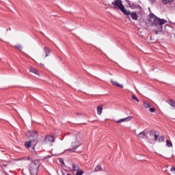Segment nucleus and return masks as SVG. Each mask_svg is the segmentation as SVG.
Wrapping results in <instances>:
<instances>
[{"label": "nucleus", "instance_id": "28", "mask_svg": "<svg viewBox=\"0 0 175 175\" xmlns=\"http://www.w3.org/2000/svg\"><path fill=\"white\" fill-rule=\"evenodd\" d=\"M133 8H135V9H139V8H140V5H133Z\"/></svg>", "mask_w": 175, "mask_h": 175}, {"label": "nucleus", "instance_id": "3", "mask_svg": "<svg viewBox=\"0 0 175 175\" xmlns=\"http://www.w3.org/2000/svg\"><path fill=\"white\" fill-rule=\"evenodd\" d=\"M112 5L114 9H118V10H121L122 13L126 16L129 15V10L125 9V6L122 4V1L121 0H115L112 2Z\"/></svg>", "mask_w": 175, "mask_h": 175}, {"label": "nucleus", "instance_id": "12", "mask_svg": "<svg viewBox=\"0 0 175 175\" xmlns=\"http://www.w3.org/2000/svg\"><path fill=\"white\" fill-rule=\"evenodd\" d=\"M111 84H113L115 87H120V88H124V85L118 83L117 81H113V79L111 80Z\"/></svg>", "mask_w": 175, "mask_h": 175}, {"label": "nucleus", "instance_id": "13", "mask_svg": "<svg viewBox=\"0 0 175 175\" xmlns=\"http://www.w3.org/2000/svg\"><path fill=\"white\" fill-rule=\"evenodd\" d=\"M102 111H103V105H98L97 107V114H98V116H100L102 114Z\"/></svg>", "mask_w": 175, "mask_h": 175}, {"label": "nucleus", "instance_id": "1", "mask_svg": "<svg viewBox=\"0 0 175 175\" xmlns=\"http://www.w3.org/2000/svg\"><path fill=\"white\" fill-rule=\"evenodd\" d=\"M150 23H152L153 27H156L158 30H154V34L158 35L162 32V29L163 28V25L167 23V21L165 19H161L157 17L154 14H151L149 18Z\"/></svg>", "mask_w": 175, "mask_h": 175}, {"label": "nucleus", "instance_id": "16", "mask_svg": "<svg viewBox=\"0 0 175 175\" xmlns=\"http://www.w3.org/2000/svg\"><path fill=\"white\" fill-rule=\"evenodd\" d=\"M95 172H103V169L102 168V165H98L95 170H94Z\"/></svg>", "mask_w": 175, "mask_h": 175}, {"label": "nucleus", "instance_id": "26", "mask_svg": "<svg viewBox=\"0 0 175 175\" xmlns=\"http://www.w3.org/2000/svg\"><path fill=\"white\" fill-rule=\"evenodd\" d=\"M1 167H10V164L9 163H7V164H5V163H3L1 165Z\"/></svg>", "mask_w": 175, "mask_h": 175}, {"label": "nucleus", "instance_id": "14", "mask_svg": "<svg viewBox=\"0 0 175 175\" xmlns=\"http://www.w3.org/2000/svg\"><path fill=\"white\" fill-rule=\"evenodd\" d=\"M129 14L131 15V18H133V20H135V21L137 20V18H138L137 13H136V12L131 13V12H129Z\"/></svg>", "mask_w": 175, "mask_h": 175}, {"label": "nucleus", "instance_id": "24", "mask_svg": "<svg viewBox=\"0 0 175 175\" xmlns=\"http://www.w3.org/2000/svg\"><path fill=\"white\" fill-rule=\"evenodd\" d=\"M166 145L168 147H173V144H172V142L169 140H166Z\"/></svg>", "mask_w": 175, "mask_h": 175}, {"label": "nucleus", "instance_id": "19", "mask_svg": "<svg viewBox=\"0 0 175 175\" xmlns=\"http://www.w3.org/2000/svg\"><path fill=\"white\" fill-rule=\"evenodd\" d=\"M144 107H146V108L151 107V104L147 101H144Z\"/></svg>", "mask_w": 175, "mask_h": 175}, {"label": "nucleus", "instance_id": "22", "mask_svg": "<svg viewBox=\"0 0 175 175\" xmlns=\"http://www.w3.org/2000/svg\"><path fill=\"white\" fill-rule=\"evenodd\" d=\"M14 47H16V49H18L19 51H21V50H23V46L21 44L15 45Z\"/></svg>", "mask_w": 175, "mask_h": 175}, {"label": "nucleus", "instance_id": "23", "mask_svg": "<svg viewBox=\"0 0 175 175\" xmlns=\"http://www.w3.org/2000/svg\"><path fill=\"white\" fill-rule=\"evenodd\" d=\"M131 98H132L133 100H135V102L139 103V98H137V97H136V96L132 95Z\"/></svg>", "mask_w": 175, "mask_h": 175}, {"label": "nucleus", "instance_id": "33", "mask_svg": "<svg viewBox=\"0 0 175 175\" xmlns=\"http://www.w3.org/2000/svg\"><path fill=\"white\" fill-rule=\"evenodd\" d=\"M66 175H72L71 174H66Z\"/></svg>", "mask_w": 175, "mask_h": 175}, {"label": "nucleus", "instance_id": "25", "mask_svg": "<svg viewBox=\"0 0 175 175\" xmlns=\"http://www.w3.org/2000/svg\"><path fill=\"white\" fill-rule=\"evenodd\" d=\"M170 106H172V107H174L175 109V102H174V100H170Z\"/></svg>", "mask_w": 175, "mask_h": 175}, {"label": "nucleus", "instance_id": "27", "mask_svg": "<svg viewBox=\"0 0 175 175\" xmlns=\"http://www.w3.org/2000/svg\"><path fill=\"white\" fill-rule=\"evenodd\" d=\"M149 111H150V113H155V108H150Z\"/></svg>", "mask_w": 175, "mask_h": 175}, {"label": "nucleus", "instance_id": "32", "mask_svg": "<svg viewBox=\"0 0 175 175\" xmlns=\"http://www.w3.org/2000/svg\"><path fill=\"white\" fill-rule=\"evenodd\" d=\"M72 149H68V151H72Z\"/></svg>", "mask_w": 175, "mask_h": 175}, {"label": "nucleus", "instance_id": "6", "mask_svg": "<svg viewBox=\"0 0 175 175\" xmlns=\"http://www.w3.org/2000/svg\"><path fill=\"white\" fill-rule=\"evenodd\" d=\"M80 136L77 135L75 137V139H74V141L72 143V147L73 148V150H75V148H79L81 144H80Z\"/></svg>", "mask_w": 175, "mask_h": 175}, {"label": "nucleus", "instance_id": "21", "mask_svg": "<svg viewBox=\"0 0 175 175\" xmlns=\"http://www.w3.org/2000/svg\"><path fill=\"white\" fill-rule=\"evenodd\" d=\"M84 172L81 170H77L76 175H83Z\"/></svg>", "mask_w": 175, "mask_h": 175}, {"label": "nucleus", "instance_id": "11", "mask_svg": "<svg viewBox=\"0 0 175 175\" xmlns=\"http://www.w3.org/2000/svg\"><path fill=\"white\" fill-rule=\"evenodd\" d=\"M72 170H71V172H77V170H80V165H79L78 163H72Z\"/></svg>", "mask_w": 175, "mask_h": 175}, {"label": "nucleus", "instance_id": "35", "mask_svg": "<svg viewBox=\"0 0 175 175\" xmlns=\"http://www.w3.org/2000/svg\"><path fill=\"white\" fill-rule=\"evenodd\" d=\"M40 65H43L42 64H40Z\"/></svg>", "mask_w": 175, "mask_h": 175}, {"label": "nucleus", "instance_id": "5", "mask_svg": "<svg viewBox=\"0 0 175 175\" xmlns=\"http://www.w3.org/2000/svg\"><path fill=\"white\" fill-rule=\"evenodd\" d=\"M55 142V139L54 136L47 135L45 136L42 141V144H51V143H54Z\"/></svg>", "mask_w": 175, "mask_h": 175}, {"label": "nucleus", "instance_id": "20", "mask_svg": "<svg viewBox=\"0 0 175 175\" xmlns=\"http://www.w3.org/2000/svg\"><path fill=\"white\" fill-rule=\"evenodd\" d=\"M157 141L159 142V143H161V142H165V136L161 135Z\"/></svg>", "mask_w": 175, "mask_h": 175}, {"label": "nucleus", "instance_id": "30", "mask_svg": "<svg viewBox=\"0 0 175 175\" xmlns=\"http://www.w3.org/2000/svg\"><path fill=\"white\" fill-rule=\"evenodd\" d=\"M66 174V171H62V175H65Z\"/></svg>", "mask_w": 175, "mask_h": 175}, {"label": "nucleus", "instance_id": "9", "mask_svg": "<svg viewBox=\"0 0 175 175\" xmlns=\"http://www.w3.org/2000/svg\"><path fill=\"white\" fill-rule=\"evenodd\" d=\"M28 69L31 73H33L34 75L39 76V71L38 70H36V68L30 66L28 67Z\"/></svg>", "mask_w": 175, "mask_h": 175}, {"label": "nucleus", "instance_id": "2", "mask_svg": "<svg viewBox=\"0 0 175 175\" xmlns=\"http://www.w3.org/2000/svg\"><path fill=\"white\" fill-rule=\"evenodd\" d=\"M39 167H40V161L34 160L32 161L28 167L29 172L31 175H38V172H39Z\"/></svg>", "mask_w": 175, "mask_h": 175}, {"label": "nucleus", "instance_id": "10", "mask_svg": "<svg viewBox=\"0 0 175 175\" xmlns=\"http://www.w3.org/2000/svg\"><path fill=\"white\" fill-rule=\"evenodd\" d=\"M49 54H50V49H49L47 47H45L44 49V53H42V57L46 58V57H49Z\"/></svg>", "mask_w": 175, "mask_h": 175}, {"label": "nucleus", "instance_id": "15", "mask_svg": "<svg viewBox=\"0 0 175 175\" xmlns=\"http://www.w3.org/2000/svg\"><path fill=\"white\" fill-rule=\"evenodd\" d=\"M139 139H144L146 137V133L142 131L138 134Z\"/></svg>", "mask_w": 175, "mask_h": 175}, {"label": "nucleus", "instance_id": "7", "mask_svg": "<svg viewBox=\"0 0 175 175\" xmlns=\"http://www.w3.org/2000/svg\"><path fill=\"white\" fill-rule=\"evenodd\" d=\"M149 135L150 136V137H152L154 136V142H157L158 141V137H159V133L154 131V130H150L149 131Z\"/></svg>", "mask_w": 175, "mask_h": 175}, {"label": "nucleus", "instance_id": "4", "mask_svg": "<svg viewBox=\"0 0 175 175\" xmlns=\"http://www.w3.org/2000/svg\"><path fill=\"white\" fill-rule=\"evenodd\" d=\"M29 139L32 142L33 146L38 144V137L39 134L37 131H29Z\"/></svg>", "mask_w": 175, "mask_h": 175}, {"label": "nucleus", "instance_id": "29", "mask_svg": "<svg viewBox=\"0 0 175 175\" xmlns=\"http://www.w3.org/2000/svg\"><path fill=\"white\" fill-rule=\"evenodd\" d=\"M59 162H60L61 163H63V165H65V163H64V159H59Z\"/></svg>", "mask_w": 175, "mask_h": 175}, {"label": "nucleus", "instance_id": "31", "mask_svg": "<svg viewBox=\"0 0 175 175\" xmlns=\"http://www.w3.org/2000/svg\"><path fill=\"white\" fill-rule=\"evenodd\" d=\"M150 3H154V2H155V0H149Z\"/></svg>", "mask_w": 175, "mask_h": 175}, {"label": "nucleus", "instance_id": "34", "mask_svg": "<svg viewBox=\"0 0 175 175\" xmlns=\"http://www.w3.org/2000/svg\"><path fill=\"white\" fill-rule=\"evenodd\" d=\"M77 116H79L80 113H77Z\"/></svg>", "mask_w": 175, "mask_h": 175}, {"label": "nucleus", "instance_id": "17", "mask_svg": "<svg viewBox=\"0 0 175 175\" xmlns=\"http://www.w3.org/2000/svg\"><path fill=\"white\" fill-rule=\"evenodd\" d=\"M31 144H32V142H31V141H29V142H26L25 143V147H26L27 148H31Z\"/></svg>", "mask_w": 175, "mask_h": 175}, {"label": "nucleus", "instance_id": "36", "mask_svg": "<svg viewBox=\"0 0 175 175\" xmlns=\"http://www.w3.org/2000/svg\"><path fill=\"white\" fill-rule=\"evenodd\" d=\"M109 75H111V73H109Z\"/></svg>", "mask_w": 175, "mask_h": 175}, {"label": "nucleus", "instance_id": "8", "mask_svg": "<svg viewBox=\"0 0 175 175\" xmlns=\"http://www.w3.org/2000/svg\"><path fill=\"white\" fill-rule=\"evenodd\" d=\"M133 118V117L129 116L127 118H122V119H120V120L116 121V124H121V122H128V121H131V120H132Z\"/></svg>", "mask_w": 175, "mask_h": 175}, {"label": "nucleus", "instance_id": "18", "mask_svg": "<svg viewBox=\"0 0 175 175\" xmlns=\"http://www.w3.org/2000/svg\"><path fill=\"white\" fill-rule=\"evenodd\" d=\"M163 3L164 5H166L167 3H172V2H174V0H162Z\"/></svg>", "mask_w": 175, "mask_h": 175}]
</instances>
